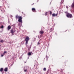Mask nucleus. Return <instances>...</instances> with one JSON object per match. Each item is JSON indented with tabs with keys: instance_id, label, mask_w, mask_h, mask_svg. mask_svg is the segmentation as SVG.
Here are the masks:
<instances>
[{
	"instance_id": "412c9836",
	"label": "nucleus",
	"mask_w": 74,
	"mask_h": 74,
	"mask_svg": "<svg viewBox=\"0 0 74 74\" xmlns=\"http://www.w3.org/2000/svg\"><path fill=\"white\" fill-rule=\"evenodd\" d=\"M4 53H7V51H4Z\"/></svg>"
},
{
	"instance_id": "9b49d317",
	"label": "nucleus",
	"mask_w": 74,
	"mask_h": 74,
	"mask_svg": "<svg viewBox=\"0 0 74 74\" xmlns=\"http://www.w3.org/2000/svg\"><path fill=\"white\" fill-rule=\"evenodd\" d=\"M32 52H29L28 54V55H32Z\"/></svg>"
},
{
	"instance_id": "6ab92c4d",
	"label": "nucleus",
	"mask_w": 74,
	"mask_h": 74,
	"mask_svg": "<svg viewBox=\"0 0 74 74\" xmlns=\"http://www.w3.org/2000/svg\"><path fill=\"white\" fill-rule=\"evenodd\" d=\"M66 8H69V6H66Z\"/></svg>"
},
{
	"instance_id": "7ed1b4c3",
	"label": "nucleus",
	"mask_w": 74,
	"mask_h": 74,
	"mask_svg": "<svg viewBox=\"0 0 74 74\" xmlns=\"http://www.w3.org/2000/svg\"><path fill=\"white\" fill-rule=\"evenodd\" d=\"M66 15L67 18H71L73 16L72 14H70V13H67Z\"/></svg>"
},
{
	"instance_id": "39448f33",
	"label": "nucleus",
	"mask_w": 74,
	"mask_h": 74,
	"mask_svg": "<svg viewBox=\"0 0 74 74\" xmlns=\"http://www.w3.org/2000/svg\"><path fill=\"white\" fill-rule=\"evenodd\" d=\"M32 11L33 12H35V11H36V9L34 8H33L32 9Z\"/></svg>"
},
{
	"instance_id": "20e7f679",
	"label": "nucleus",
	"mask_w": 74,
	"mask_h": 74,
	"mask_svg": "<svg viewBox=\"0 0 74 74\" xmlns=\"http://www.w3.org/2000/svg\"><path fill=\"white\" fill-rule=\"evenodd\" d=\"M29 37L27 36L25 39V40L26 41V42H25L26 44H28V42H29Z\"/></svg>"
},
{
	"instance_id": "f257e3e1",
	"label": "nucleus",
	"mask_w": 74,
	"mask_h": 74,
	"mask_svg": "<svg viewBox=\"0 0 74 74\" xmlns=\"http://www.w3.org/2000/svg\"><path fill=\"white\" fill-rule=\"evenodd\" d=\"M15 18L16 19H18V21L19 22H21V23H22V18L21 17V16H18V15H16Z\"/></svg>"
},
{
	"instance_id": "1a4fd4ad",
	"label": "nucleus",
	"mask_w": 74,
	"mask_h": 74,
	"mask_svg": "<svg viewBox=\"0 0 74 74\" xmlns=\"http://www.w3.org/2000/svg\"><path fill=\"white\" fill-rule=\"evenodd\" d=\"M52 15L53 16H56L57 15H58V14H52Z\"/></svg>"
},
{
	"instance_id": "a211bd4d",
	"label": "nucleus",
	"mask_w": 74,
	"mask_h": 74,
	"mask_svg": "<svg viewBox=\"0 0 74 74\" xmlns=\"http://www.w3.org/2000/svg\"><path fill=\"white\" fill-rule=\"evenodd\" d=\"M3 27H4V26H3V25H2V26L1 27V28H3Z\"/></svg>"
},
{
	"instance_id": "9d476101",
	"label": "nucleus",
	"mask_w": 74,
	"mask_h": 74,
	"mask_svg": "<svg viewBox=\"0 0 74 74\" xmlns=\"http://www.w3.org/2000/svg\"><path fill=\"white\" fill-rule=\"evenodd\" d=\"M3 68H1L0 70V71H1V72L2 71H3Z\"/></svg>"
},
{
	"instance_id": "f8f14e48",
	"label": "nucleus",
	"mask_w": 74,
	"mask_h": 74,
	"mask_svg": "<svg viewBox=\"0 0 74 74\" xmlns=\"http://www.w3.org/2000/svg\"><path fill=\"white\" fill-rule=\"evenodd\" d=\"M1 42H4V40H1Z\"/></svg>"
},
{
	"instance_id": "423d86ee",
	"label": "nucleus",
	"mask_w": 74,
	"mask_h": 74,
	"mask_svg": "<svg viewBox=\"0 0 74 74\" xmlns=\"http://www.w3.org/2000/svg\"><path fill=\"white\" fill-rule=\"evenodd\" d=\"M44 31L41 30L40 32V34H43L44 33Z\"/></svg>"
},
{
	"instance_id": "4468645a",
	"label": "nucleus",
	"mask_w": 74,
	"mask_h": 74,
	"mask_svg": "<svg viewBox=\"0 0 74 74\" xmlns=\"http://www.w3.org/2000/svg\"><path fill=\"white\" fill-rule=\"evenodd\" d=\"M74 7V3H73L72 4V7L73 8Z\"/></svg>"
},
{
	"instance_id": "5701e85b",
	"label": "nucleus",
	"mask_w": 74,
	"mask_h": 74,
	"mask_svg": "<svg viewBox=\"0 0 74 74\" xmlns=\"http://www.w3.org/2000/svg\"><path fill=\"white\" fill-rule=\"evenodd\" d=\"M38 44H40V43H39V42H38Z\"/></svg>"
},
{
	"instance_id": "6e6552de",
	"label": "nucleus",
	"mask_w": 74,
	"mask_h": 74,
	"mask_svg": "<svg viewBox=\"0 0 74 74\" xmlns=\"http://www.w3.org/2000/svg\"><path fill=\"white\" fill-rule=\"evenodd\" d=\"M4 70L5 71H8V68H5Z\"/></svg>"
},
{
	"instance_id": "f03ea898",
	"label": "nucleus",
	"mask_w": 74,
	"mask_h": 74,
	"mask_svg": "<svg viewBox=\"0 0 74 74\" xmlns=\"http://www.w3.org/2000/svg\"><path fill=\"white\" fill-rule=\"evenodd\" d=\"M15 32H16V30L15 28H13L10 30V32L13 35H14V34H13Z\"/></svg>"
},
{
	"instance_id": "4be33fe9",
	"label": "nucleus",
	"mask_w": 74,
	"mask_h": 74,
	"mask_svg": "<svg viewBox=\"0 0 74 74\" xmlns=\"http://www.w3.org/2000/svg\"><path fill=\"white\" fill-rule=\"evenodd\" d=\"M5 53H3V55H5Z\"/></svg>"
},
{
	"instance_id": "2eb2a0df",
	"label": "nucleus",
	"mask_w": 74,
	"mask_h": 74,
	"mask_svg": "<svg viewBox=\"0 0 74 74\" xmlns=\"http://www.w3.org/2000/svg\"><path fill=\"white\" fill-rule=\"evenodd\" d=\"M52 12L51 11H50V14H52Z\"/></svg>"
},
{
	"instance_id": "dca6fc26",
	"label": "nucleus",
	"mask_w": 74,
	"mask_h": 74,
	"mask_svg": "<svg viewBox=\"0 0 74 74\" xmlns=\"http://www.w3.org/2000/svg\"><path fill=\"white\" fill-rule=\"evenodd\" d=\"M47 14H48V12H46L45 13V15H47Z\"/></svg>"
},
{
	"instance_id": "0eeeda50",
	"label": "nucleus",
	"mask_w": 74,
	"mask_h": 74,
	"mask_svg": "<svg viewBox=\"0 0 74 74\" xmlns=\"http://www.w3.org/2000/svg\"><path fill=\"white\" fill-rule=\"evenodd\" d=\"M8 30H9L10 29H11V26H10V25L8 26Z\"/></svg>"
},
{
	"instance_id": "aec40b11",
	"label": "nucleus",
	"mask_w": 74,
	"mask_h": 74,
	"mask_svg": "<svg viewBox=\"0 0 74 74\" xmlns=\"http://www.w3.org/2000/svg\"><path fill=\"white\" fill-rule=\"evenodd\" d=\"M3 56H4V55L3 54V55H1V57H3Z\"/></svg>"
},
{
	"instance_id": "f3484780",
	"label": "nucleus",
	"mask_w": 74,
	"mask_h": 74,
	"mask_svg": "<svg viewBox=\"0 0 74 74\" xmlns=\"http://www.w3.org/2000/svg\"><path fill=\"white\" fill-rule=\"evenodd\" d=\"M27 71V69H25L24 70V71H25V72H26Z\"/></svg>"
},
{
	"instance_id": "ddd939ff",
	"label": "nucleus",
	"mask_w": 74,
	"mask_h": 74,
	"mask_svg": "<svg viewBox=\"0 0 74 74\" xmlns=\"http://www.w3.org/2000/svg\"><path fill=\"white\" fill-rule=\"evenodd\" d=\"M46 68H45L43 69L44 71H46Z\"/></svg>"
}]
</instances>
